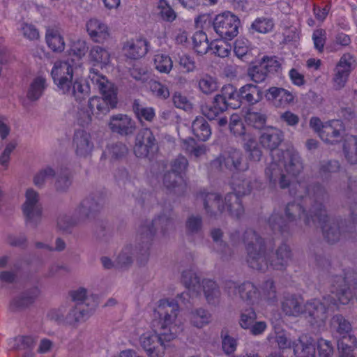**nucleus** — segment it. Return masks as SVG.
Instances as JSON below:
<instances>
[{"label":"nucleus","instance_id":"6e6d98bb","mask_svg":"<svg viewBox=\"0 0 357 357\" xmlns=\"http://www.w3.org/2000/svg\"><path fill=\"white\" fill-rule=\"evenodd\" d=\"M192 42L195 50L200 54H206L210 47L207 36L203 31L196 32L193 35Z\"/></svg>","mask_w":357,"mask_h":357},{"label":"nucleus","instance_id":"c03bdc74","mask_svg":"<svg viewBox=\"0 0 357 357\" xmlns=\"http://www.w3.org/2000/svg\"><path fill=\"white\" fill-rule=\"evenodd\" d=\"M240 97L241 101L253 105L261 99V92L256 85L248 84L240 89Z\"/></svg>","mask_w":357,"mask_h":357},{"label":"nucleus","instance_id":"4468645a","mask_svg":"<svg viewBox=\"0 0 357 357\" xmlns=\"http://www.w3.org/2000/svg\"><path fill=\"white\" fill-rule=\"evenodd\" d=\"M331 293L338 301L346 305L356 296L357 297V281L347 280V278L336 275L331 279Z\"/></svg>","mask_w":357,"mask_h":357},{"label":"nucleus","instance_id":"a18cd8bd","mask_svg":"<svg viewBox=\"0 0 357 357\" xmlns=\"http://www.w3.org/2000/svg\"><path fill=\"white\" fill-rule=\"evenodd\" d=\"M46 41L48 47L55 52H61L65 49L63 38L54 29H48L46 33Z\"/></svg>","mask_w":357,"mask_h":357},{"label":"nucleus","instance_id":"13d9d810","mask_svg":"<svg viewBox=\"0 0 357 357\" xmlns=\"http://www.w3.org/2000/svg\"><path fill=\"white\" fill-rule=\"evenodd\" d=\"M154 64L155 68L162 73H169L173 67V61L170 56L163 54H158L155 56Z\"/></svg>","mask_w":357,"mask_h":357},{"label":"nucleus","instance_id":"8fccbe9b","mask_svg":"<svg viewBox=\"0 0 357 357\" xmlns=\"http://www.w3.org/2000/svg\"><path fill=\"white\" fill-rule=\"evenodd\" d=\"M297 357H316L314 345L308 340H298L294 349Z\"/></svg>","mask_w":357,"mask_h":357},{"label":"nucleus","instance_id":"0eeeda50","mask_svg":"<svg viewBox=\"0 0 357 357\" xmlns=\"http://www.w3.org/2000/svg\"><path fill=\"white\" fill-rule=\"evenodd\" d=\"M231 188L234 192L227 194L225 197V202L229 213L231 216L239 218L244 213V208L240 197L251 192L252 181L243 175L234 177L231 181Z\"/></svg>","mask_w":357,"mask_h":357},{"label":"nucleus","instance_id":"9d476101","mask_svg":"<svg viewBox=\"0 0 357 357\" xmlns=\"http://www.w3.org/2000/svg\"><path fill=\"white\" fill-rule=\"evenodd\" d=\"M211 168L231 172H245L249 169L243 153L240 150L231 149L211 162Z\"/></svg>","mask_w":357,"mask_h":357},{"label":"nucleus","instance_id":"20e7f679","mask_svg":"<svg viewBox=\"0 0 357 357\" xmlns=\"http://www.w3.org/2000/svg\"><path fill=\"white\" fill-rule=\"evenodd\" d=\"M318 183H312L307 187V194L305 202H307L310 206L306 210L301 204L296 202H289L284 208V214L286 219L278 213H273L268 218L267 223L270 229L275 233H279L282 236H288L294 231V226L297 225L298 221L303 220L305 225L310 226L312 222H315L314 214L311 216L310 209L311 207L310 195L308 188Z\"/></svg>","mask_w":357,"mask_h":357},{"label":"nucleus","instance_id":"3c124183","mask_svg":"<svg viewBox=\"0 0 357 357\" xmlns=\"http://www.w3.org/2000/svg\"><path fill=\"white\" fill-rule=\"evenodd\" d=\"M185 232L187 235L194 236L202 233L203 220L199 215H190L185 220Z\"/></svg>","mask_w":357,"mask_h":357},{"label":"nucleus","instance_id":"aec40b11","mask_svg":"<svg viewBox=\"0 0 357 357\" xmlns=\"http://www.w3.org/2000/svg\"><path fill=\"white\" fill-rule=\"evenodd\" d=\"M354 62L351 54L347 53L342 56L334 70L333 83L335 89H340L345 86Z\"/></svg>","mask_w":357,"mask_h":357},{"label":"nucleus","instance_id":"f8f14e48","mask_svg":"<svg viewBox=\"0 0 357 357\" xmlns=\"http://www.w3.org/2000/svg\"><path fill=\"white\" fill-rule=\"evenodd\" d=\"M213 29L216 33L223 39L231 40L238 33L240 20L230 12L218 15L213 20Z\"/></svg>","mask_w":357,"mask_h":357},{"label":"nucleus","instance_id":"5fc2aeb1","mask_svg":"<svg viewBox=\"0 0 357 357\" xmlns=\"http://www.w3.org/2000/svg\"><path fill=\"white\" fill-rule=\"evenodd\" d=\"M311 264L318 273H327L331 268V261L323 253H314L311 258Z\"/></svg>","mask_w":357,"mask_h":357},{"label":"nucleus","instance_id":"c756f323","mask_svg":"<svg viewBox=\"0 0 357 357\" xmlns=\"http://www.w3.org/2000/svg\"><path fill=\"white\" fill-rule=\"evenodd\" d=\"M282 141V132L275 128L265 129L259 138L261 145L271 151L275 150Z\"/></svg>","mask_w":357,"mask_h":357},{"label":"nucleus","instance_id":"6e6552de","mask_svg":"<svg viewBox=\"0 0 357 357\" xmlns=\"http://www.w3.org/2000/svg\"><path fill=\"white\" fill-rule=\"evenodd\" d=\"M92 310L82 305L68 304L49 311L47 317L50 319L59 324L77 326L79 323L86 320L91 314Z\"/></svg>","mask_w":357,"mask_h":357},{"label":"nucleus","instance_id":"2eb2a0df","mask_svg":"<svg viewBox=\"0 0 357 357\" xmlns=\"http://www.w3.org/2000/svg\"><path fill=\"white\" fill-rule=\"evenodd\" d=\"M158 150V142L151 129H141L135 137L134 153L138 158L153 155Z\"/></svg>","mask_w":357,"mask_h":357},{"label":"nucleus","instance_id":"a211bd4d","mask_svg":"<svg viewBox=\"0 0 357 357\" xmlns=\"http://www.w3.org/2000/svg\"><path fill=\"white\" fill-rule=\"evenodd\" d=\"M225 291L229 296L238 294L241 299L248 305H254L259 300V293L257 288L249 282L240 285L233 281L225 284Z\"/></svg>","mask_w":357,"mask_h":357},{"label":"nucleus","instance_id":"6ab92c4d","mask_svg":"<svg viewBox=\"0 0 357 357\" xmlns=\"http://www.w3.org/2000/svg\"><path fill=\"white\" fill-rule=\"evenodd\" d=\"M279 158L281 160L283 167L289 176L290 181L292 177L298 176L304 169L303 160L297 151L294 149H287L284 151H278Z\"/></svg>","mask_w":357,"mask_h":357},{"label":"nucleus","instance_id":"052dcab7","mask_svg":"<svg viewBox=\"0 0 357 357\" xmlns=\"http://www.w3.org/2000/svg\"><path fill=\"white\" fill-rule=\"evenodd\" d=\"M247 123L256 128H262L266 121V114L261 111L255 112L249 110L245 115Z\"/></svg>","mask_w":357,"mask_h":357},{"label":"nucleus","instance_id":"de8ad7c7","mask_svg":"<svg viewBox=\"0 0 357 357\" xmlns=\"http://www.w3.org/2000/svg\"><path fill=\"white\" fill-rule=\"evenodd\" d=\"M331 326L341 337L350 335L352 327L349 321H347L342 314L334 315L331 320Z\"/></svg>","mask_w":357,"mask_h":357},{"label":"nucleus","instance_id":"ea45409f","mask_svg":"<svg viewBox=\"0 0 357 357\" xmlns=\"http://www.w3.org/2000/svg\"><path fill=\"white\" fill-rule=\"evenodd\" d=\"M282 310L288 316L297 317L303 314L304 305L294 296H287L282 302Z\"/></svg>","mask_w":357,"mask_h":357},{"label":"nucleus","instance_id":"cd10ccee","mask_svg":"<svg viewBox=\"0 0 357 357\" xmlns=\"http://www.w3.org/2000/svg\"><path fill=\"white\" fill-rule=\"evenodd\" d=\"M218 99L220 100L226 107L232 109L239 108L241 105L240 91L231 84H227L222 86L220 93L217 94Z\"/></svg>","mask_w":357,"mask_h":357},{"label":"nucleus","instance_id":"4d7b16f0","mask_svg":"<svg viewBox=\"0 0 357 357\" xmlns=\"http://www.w3.org/2000/svg\"><path fill=\"white\" fill-rule=\"evenodd\" d=\"M35 342V339L32 336L22 335L13 338L10 341V345L13 350H22L31 348Z\"/></svg>","mask_w":357,"mask_h":357},{"label":"nucleus","instance_id":"774afa93","mask_svg":"<svg viewBox=\"0 0 357 357\" xmlns=\"http://www.w3.org/2000/svg\"><path fill=\"white\" fill-rule=\"evenodd\" d=\"M317 344L319 357H333L334 348L331 341L320 338Z\"/></svg>","mask_w":357,"mask_h":357},{"label":"nucleus","instance_id":"37998d69","mask_svg":"<svg viewBox=\"0 0 357 357\" xmlns=\"http://www.w3.org/2000/svg\"><path fill=\"white\" fill-rule=\"evenodd\" d=\"M54 186L58 192L66 191L72 184L71 173L68 168L60 167L56 171Z\"/></svg>","mask_w":357,"mask_h":357},{"label":"nucleus","instance_id":"c85d7f7f","mask_svg":"<svg viewBox=\"0 0 357 357\" xmlns=\"http://www.w3.org/2000/svg\"><path fill=\"white\" fill-rule=\"evenodd\" d=\"M356 194H357V180L349 178L344 192L345 204L349 211L351 220L357 224V201L354 197Z\"/></svg>","mask_w":357,"mask_h":357},{"label":"nucleus","instance_id":"49530a36","mask_svg":"<svg viewBox=\"0 0 357 357\" xmlns=\"http://www.w3.org/2000/svg\"><path fill=\"white\" fill-rule=\"evenodd\" d=\"M181 282L190 291H197L200 287V278L192 268L182 272Z\"/></svg>","mask_w":357,"mask_h":357},{"label":"nucleus","instance_id":"338daca9","mask_svg":"<svg viewBox=\"0 0 357 357\" xmlns=\"http://www.w3.org/2000/svg\"><path fill=\"white\" fill-rule=\"evenodd\" d=\"M107 150L110 157L115 160L123 158L128 153V148L122 142H116L109 144L107 146Z\"/></svg>","mask_w":357,"mask_h":357},{"label":"nucleus","instance_id":"4c0bfd02","mask_svg":"<svg viewBox=\"0 0 357 357\" xmlns=\"http://www.w3.org/2000/svg\"><path fill=\"white\" fill-rule=\"evenodd\" d=\"M343 153L346 160L351 164H357V137L345 135L343 143Z\"/></svg>","mask_w":357,"mask_h":357},{"label":"nucleus","instance_id":"423d86ee","mask_svg":"<svg viewBox=\"0 0 357 357\" xmlns=\"http://www.w3.org/2000/svg\"><path fill=\"white\" fill-rule=\"evenodd\" d=\"M179 307L174 300L162 299L155 310L153 326L161 329V335L167 339H174L181 328L177 323Z\"/></svg>","mask_w":357,"mask_h":357},{"label":"nucleus","instance_id":"69168bd1","mask_svg":"<svg viewBox=\"0 0 357 357\" xmlns=\"http://www.w3.org/2000/svg\"><path fill=\"white\" fill-rule=\"evenodd\" d=\"M229 128L231 132L235 136L241 137L245 133L243 123L241 116L237 114H233L230 116Z\"/></svg>","mask_w":357,"mask_h":357},{"label":"nucleus","instance_id":"412c9836","mask_svg":"<svg viewBox=\"0 0 357 357\" xmlns=\"http://www.w3.org/2000/svg\"><path fill=\"white\" fill-rule=\"evenodd\" d=\"M89 78L98 87L103 96L102 98H106L112 107H116L117 103L116 93L114 85L107 80L106 77L100 75L98 70L91 69L89 72Z\"/></svg>","mask_w":357,"mask_h":357},{"label":"nucleus","instance_id":"f03ea898","mask_svg":"<svg viewBox=\"0 0 357 357\" xmlns=\"http://www.w3.org/2000/svg\"><path fill=\"white\" fill-rule=\"evenodd\" d=\"M176 215L172 208L163 209L151 221L141 224L137 229L135 251L137 262L145 265L150 256V250L154 237L158 231L162 236H167L174 229Z\"/></svg>","mask_w":357,"mask_h":357},{"label":"nucleus","instance_id":"5701e85b","mask_svg":"<svg viewBox=\"0 0 357 357\" xmlns=\"http://www.w3.org/2000/svg\"><path fill=\"white\" fill-rule=\"evenodd\" d=\"M108 126L112 132L125 137L133 135L136 130L135 121L123 114L112 116Z\"/></svg>","mask_w":357,"mask_h":357},{"label":"nucleus","instance_id":"393cba45","mask_svg":"<svg viewBox=\"0 0 357 357\" xmlns=\"http://www.w3.org/2000/svg\"><path fill=\"white\" fill-rule=\"evenodd\" d=\"M345 127L340 120H331L324 123L320 138L326 143L335 144L344 137Z\"/></svg>","mask_w":357,"mask_h":357},{"label":"nucleus","instance_id":"f704fd0d","mask_svg":"<svg viewBox=\"0 0 357 357\" xmlns=\"http://www.w3.org/2000/svg\"><path fill=\"white\" fill-rule=\"evenodd\" d=\"M203 291L207 303L211 305L220 303L221 291L217 283L211 280H204L202 282Z\"/></svg>","mask_w":357,"mask_h":357},{"label":"nucleus","instance_id":"ddd939ff","mask_svg":"<svg viewBox=\"0 0 357 357\" xmlns=\"http://www.w3.org/2000/svg\"><path fill=\"white\" fill-rule=\"evenodd\" d=\"M161 329L156 327L154 333H144L139 338L141 347L149 357H163L165 350V342L173 339H167L161 335Z\"/></svg>","mask_w":357,"mask_h":357},{"label":"nucleus","instance_id":"1a4fd4ad","mask_svg":"<svg viewBox=\"0 0 357 357\" xmlns=\"http://www.w3.org/2000/svg\"><path fill=\"white\" fill-rule=\"evenodd\" d=\"M337 305V300L331 295L324 296L322 301L312 299L304 305L303 314L312 325L321 326L328 318V312Z\"/></svg>","mask_w":357,"mask_h":357},{"label":"nucleus","instance_id":"a878e982","mask_svg":"<svg viewBox=\"0 0 357 357\" xmlns=\"http://www.w3.org/2000/svg\"><path fill=\"white\" fill-rule=\"evenodd\" d=\"M73 144L76 155L81 158H86L90 155L94 146L91 135L84 130L75 131Z\"/></svg>","mask_w":357,"mask_h":357},{"label":"nucleus","instance_id":"f257e3e1","mask_svg":"<svg viewBox=\"0 0 357 357\" xmlns=\"http://www.w3.org/2000/svg\"><path fill=\"white\" fill-rule=\"evenodd\" d=\"M243 242L246 262L253 269L264 271L270 265L273 269L282 271L286 268L291 259V250L286 243L281 244L275 250V256L270 258L274 244L252 229L245 231Z\"/></svg>","mask_w":357,"mask_h":357},{"label":"nucleus","instance_id":"680f3d73","mask_svg":"<svg viewBox=\"0 0 357 357\" xmlns=\"http://www.w3.org/2000/svg\"><path fill=\"white\" fill-rule=\"evenodd\" d=\"M56 175V171L50 167H47L40 170L33 176V182L38 188H43L45 181L50 178H53Z\"/></svg>","mask_w":357,"mask_h":357},{"label":"nucleus","instance_id":"9b49d317","mask_svg":"<svg viewBox=\"0 0 357 357\" xmlns=\"http://www.w3.org/2000/svg\"><path fill=\"white\" fill-rule=\"evenodd\" d=\"M22 210L26 225L36 228L41 221L43 208L39 202V194L33 189L26 190Z\"/></svg>","mask_w":357,"mask_h":357},{"label":"nucleus","instance_id":"bf43d9fd","mask_svg":"<svg viewBox=\"0 0 357 357\" xmlns=\"http://www.w3.org/2000/svg\"><path fill=\"white\" fill-rule=\"evenodd\" d=\"M248 76L255 83H261L266 79L268 73L259 62L258 64L248 68Z\"/></svg>","mask_w":357,"mask_h":357},{"label":"nucleus","instance_id":"b1692460","mask_svg":"<svg viewBox=\"0 0 357 357\" xmlns=\"http://www.w3.org/2000/svg\"><path fill=\"white\" fill-rule=\"evenodd\" d=\"M256 319L255 310L249 307L241 310L238 324L242 328L249 330L254 335H258L266 330L267 325L265 321H256Z\"/></svg>","mask_w":357,"mask_h":357},{"label":"nucleus","instance_id":"e433bc0d","mask_svg":"<svg viewBox=\"0 0 357 357\" xmlns=\"http://www.w3.org/2000/svg\"><path fill=\"white\" fill-rule=\"evenodd\" d=\"M114 107H112L109 101L103 98L94 96L90 98L88 102L89 109L97 117L107 114L110 111V109Z\"/></svg>","mask_w":357,"mask_h":357},{"label":"nucleus","instance_id":"58836bf2","mask_svg":"<svg viewBox=\"0 0 357 357\" xmlns=\"http://www.w3.org/2000/svg\"><path fill=\"white\" fill-rule=\"evenodd\" d=\"M192 131L194 135L199 140L205 142L211 135L209 124L204 117H197L192 123Z\"/></svg>","mask_w":357,"mask_h":357},{"label":"nucleus","instance_id":"c9c22d12","mask_svg":"<svg viewBox=\"0 0 357 357\" xmlns=\"http://www.w3.org/2000/svg\"><path fill=\"white\" fill-rule=\"evenodd\" d=\"M190 323L194 327L202 328L212 321V314L202 307L192 310L189 314Z\"/></svg>","mask_w":357,"mask_h":357},{"label":"nucleus","instance_id":"473e14b6","mask_svg":"<svg viewBox=\"0 0 357 357\" xmlns=\"http://www.w3.org/2000/svg\"><path fill=\"white\" fill-rule=\"evenodd\" d=\"M87 31L96 43H102L109 36L106 24L97 19H91L86 24Z\"/></svg>","mask_w":357,"mask_h":357},{"label":"nucleus","instance_id":"bb28decb","mask_svg":"<svg viewBox=\"0 0 357 357\" xmlns=\"http://www.w3.org/2000/svg\"><path fill=\"white\" fill-rule=\"evenodd\" d=\"M40 290L38 287H33L27 289L20 295L15 297L10 303V308L12 311H22L31 305L40 295Z\"/></svg>","mask_w":357,"mask_h":357},{"label":"nucleus","instance_id":"4be33fe9","mask_svg":"<svg viewBox=\"0 0 357 357\" xmlns=\"http://www.w3.org/2000/svg\"><path fill=\"white\" fill-rule=\"evenodd\" d=\"M94 218L84 200L75 208L74 218L68 216H61L58 219L57 225L60 229L68 231L71 227L76 226L81 221Z\"/></svg>","mask_w":357,"mask_h":357},{"label":"nucleus","instance_id":"09e8293b","mask_svg":"<svg viewBox=\"0 0 357 357\" xmlns=\"http://www.w3.org/2000/svg\"><path fill=\"white\" fill-rule=\"evenodd\" d=\"M357 347V340L354 335L342 336L337 341L338 354H354Z\"/></svg>","mask_w":357,"mask_h":357},{"label":"nucleus","instance_id":"e2e57ef3","mask_svg":"<svg viewBox=\"0 0 357 357\" xmlns=\"http://www.w3.org/2000/svg\"><path fill=\"white\" fill-rule=\"evenodd\" d=\"M188 167V161L187 158L182 155H178L171 161L170 170L169 171L176 173L178 176H182L186 172Z\"/></svg>","mask_w":357,"mask_h":357},{"label":"nucleus","instance_id":"864d4df0","mask_svg":"<svg viewBox=\"0 0 357 357\" xmlns=\"http://www.w3.org/2000/svg\"><path fill=\"white\" fill-rule=\"evenodd\" d=\"M198 86L203 93L209 95L217 91L218 84L215 77L208 74H205L199 79Z\"/></svg>","mask_w":357,"mask_h":357},{"label":"nucleus","instance_id":"39448f33","mask_svg":"<svg viewBox=\"0 0 357 357\" xmlns=\"http://www.w3.org/2000/svg\"><path fill=\"white\" fill-rule=\"evenodd\" d=\"M73 66L69 61H57L54 63L51 74L54 82L62 93L81 102L89 96V86L81 80H73Z\"/></svg>","mask_w":357,"mask_h":357},{"label":"nucleus","instance_id":"72a5a7b5","mask_svg":"<svg viewBox=\"0 0 357 357\" xmlns=\"http://www.w3.org/2000/svg\"><path fill=\"white\" fill-rule=\"evenodd\" d=\"M163 185L169 191L178 195L182 194L185 188L183 176L169 171L164 174Z\"/></svg>","mask_w":357,"mask_h":357},{"label":"nucleus","instance_id":"603ef678","mask_svg":"<svg viewBox=\"0 0 357 357\" xmlns=\"http://www.w3.org/2000/svg\"><path fill=\"white\" fill-rule=\"evenodd\" d=\"M132 110L140 121L144 119L151 122L155 116V110L153 107H144L138 100H134Z\"/></svg>","mask_w":357,"mask_h":357},{"label":"nucleus","instance_id":"7c9ffc66","mask_svg":"<svg viewBox=\"0 0 357 357\" xmlns=\"http://www.w3.org/2000/svg\"><path fill=\"white\" fill-rule=\"evenodd\" d=\"M268 100L272 101L276 106L288 105L294 101V96L289 91L279 87H271L266 93Z\"/></svg>","mask_w":357,"mask_h":357},{"label":"nucleus","instance_id":"f3484780","mask_svg":"<svg viewBox=\"0 0 357 357\" xmlns=\"http://www.w3.org/2000/svg\"><path fill=\"white\" fill-rule=\"evenodd\" d=\"M197 199L202 202L206 213L210 217L216 218L226 210L228 211L225 198L217 192H201Z\"/></svg>","mask_w":357,"mask_h":357},{"label":"nucleus","instance_id":"0e129e2a","mask_svg":"<svg viewBox=\"0 0 357 357\" xmlns=\"http://www.w3.org/2000/svg\"><path fill=\"white\" fill-rule=\"evenodd\" d=\"M90 56L93 61L104 65L109 63L110 58L109 52L100 46H95L91 50Z\"/></svg>","mask_w":357,"mask_h":357},{"label":"nucleus","instance_id":"dca6fc26","mask_svg":"<svg viewBox=\"0 0 357 357\" xmlns=\"http://www.w3.org/2000/svg\"><path fill=\"white\" fill-rule=\"evenodd\" d=\"M265 175L273 186L278 185L281 189H285L290 185L289 176L286 173L278 153L276 156L273 155L272 161L266 167Z\"/></svg>","mask_w":357,"mask_h":357},{"label":"nucleus","instance_id":"79ce46f5","mask_svg":"<svg viewBox=\"0 0 357 357\" xmlns=\"http://www.w3.org/2000/svg\"><path fill=\"white\" fill-rule=\"evenodd\" d=\"M46 88V80L42 77L33 79L31 82L27 91L26 98L29 100L34 102L39 100Z\"/></svg>","mask_w":357,"mask_h":357},{"label":"nucleus","instance_id":"a19ab883","mask_svg":"<svg viewBox=\"0 0 357 357\" xmlns=\"http://www.w3.org/2000/svg\"><path fill=\"white\" fill-rule=\"evenodd\" d=\"M202 114L209 120L215 119L219 114L227 109L225 105L223 104L215 96L213 102L210 104L206 103L202 106Z\"/></svg>","mask_w":357,"mask_h":357},{"label":"nucleus","instance_id":"2f4dec72","mask_svg":"<svg viewBox=\"0 0 357 357\" xmlns=\"http://www.w3.org/2000/svg\"><path fill=\"white\" fill-rule=\"evenodd\" d=\"M148 51L147 43L144 40L127 41L123 47V54L131 59H137L144 56Z\"/></svg>","mask_w":357,"mask_h":357},{"label":"nucleus","instance_id":"7ed1b4c3","mask_svg":"<svg viewBox=\"0 0 357 357\" xmlns=\"http://www.w3.org/2000/svg\"><path fill=\"white\" fill-rule=\"evenodd\" d=\"M308 192L311 203L310 215L312 216L314 214L315 222L321 224L326 241L333 244L339 241L342 236H346L344 233L341 232L339 222L328 217L326 204L329 200V194L326 188L321 184H314L308 188Z\"/></svg>","mask_w":357,"mask_h":357}]
</instances>
